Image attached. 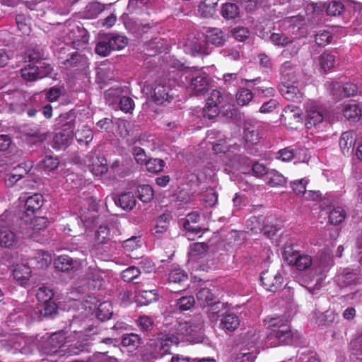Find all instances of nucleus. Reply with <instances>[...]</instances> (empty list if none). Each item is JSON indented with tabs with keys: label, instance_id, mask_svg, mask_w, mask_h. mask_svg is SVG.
I'll list each match as a JSON object with an SVG mask.
<instances>
[{
	"label": "nucleus",
	"instance_id": "f257e3e1",
	"mask_svg": "<svg viewBox=\"0 0 362 362\" xmlns=\"http://www.w3.org/2000/svg\"><path fill=\"white\" fill-rule=\"evenodd\" d=\"M173 66L177 69L175 81L178 86L185 87L193 95H200L207 91L209 76L202 69L187 67L179 61L173 62Z\"/></svg>",
	"mask_w": 362,
	"mask_h": 362
},
{
	"label": "nucleus",
	"instance_id": "f03ea898",
	"mask_svg": "<svg viewBox=\"0 0 362 362\" xmlns=\"http://www.w3.org/2000/svg\"><path fill=\"white\" fill-rule=\"evenodd\" d=\"M196 334V327L189 322L176 321L168 333H160L155 340V351L164 356L170 353L173 345L182 341H192Z\"/></svg>",
	"mask_w": 362,
	"mask_h": 362
},
{
	"label": "nucleus",
	"instance_id": "7ed1b4c3",
	"mask_svg": "<svg viewBox=\"0 0 362 362\" xmlns=\"http://www.w3.org/2000/svg\"><path fill=\"white\" fill-rule=\"evenodd\" d=\"M264 323L271 329L268 337L269 340L273 338L276 339V342L270 343L273 346L282 344H293L299 339V334L292 332L289 325V320L285 316H268L264 320Z\"/></svg>",
	"mask_w": 362,
	"mask_h": 362
},
{
	"label": "nucleus",
	"instance_id": "20e7f679",
	"mask_svg": "<svg viewBox=\"0 0 362 362\" xmlns=\"http://www.w3.org/2000/svg\"><path fill=\"white\" fill-rule=\"evenodd\" d=\"M41 54L38 48L24 54V81H35L48 76L53 70L52 66L40 62Z\"/></svg>",
	"mask_w": 362,
	"mask_h": 362
},
{
	"label": "nucleus",
	"instance_id": "39448f33",
	"mask_svg": "<svg viewBox=\"0 0 362 362\" xmlns=\"http://www.w3.org/2000/svg\"><path fill=\"white\" fill-rule=\"evenodd\" d=\"M70 337L63 330L52 334L41 346L40 351L46 355L65 356L66 344L71 341Z\"/></svg>",
	"mask_w": 362,
	"mask_h": 362
},
{
	"label": "nucleus",
	"instance_id": "423d86ee",
	"mask_svg": "<svg viewBox=\"0 0 362 362\" xmlns=\"http://www.w3.org/2000/svg\"><path fill=\"white\" fill-rule=\"evenodd\" d=\"M284 260L289 265L295 266L298 270H305L313 264L311 257L301 254L293 245H286L282 252Z\"/></svg>",
	"mask_w": 362,
	"mask_h": 362
},
{
	"label": "nucleus",
	"instance_id": "0eeeda50",
	"mask_svg": "<svg viewBox=\"0 0 362 362\" xmlns=\"http://www.w3.org/2000/svg\"><path fill=\"white\" fill-rule=\"evenodd\" d=\"M325 110L315 101L309 100L305 105V126L308 129L315 127L323 122Z\"/></svg>",
	"mask_w": 362,
	"mask_h": 362
},
{
	"label": "nucleus",
	"instance_id": "6e6552de",
	"mask_svg": "<svg viewBox=\"0 0 362 362\" xmlns=\"http://www.w3.org/2000/svg\"><path fill=\"white\" fill-rule=\"evenodd\" d=\"M269 39L272 43L275 46L280 47H288V48L283 52L285 56H287L288 53H289L290 55L296 54L300 47V43L298 40L289 38L283 33H274L270 35Z\"/></svg>",
	"mask_w": 362,
	"mask_h": 362
},
{
	"label": "nucleus",
	"instance_id": "1a4fd4ad",
	"mask_svg": "<svg viewBox=\"0 0 362 362\" xmlns=\"http://www.w3.org/2000/svg\"><path fill=\"white\" fill-rule=\"evenodd\" d=\"M74 124L69 122L63 125L53 138V146L56 149L65 148L70 145L74 137Z\"/></svg>",
	"mask_w": 362,
	"mask_h": 362
},
{
	"label": "nucleus",
	"instance_id": "9d476101",
	"mask_svg": "<svg viewBox=\"0 0 362 362\" xmlns=\"http://www.w3.org/2000/svg\"><path fill=\"white\" fill-rule=\"evenodd\" d=\"M276 158L284 162L296 159L295 163H305L309 160L310 155L306 148L287 147L279 150L276 153Z\"/></svg>",
	"mask_w": 362,
	"mask_h": 362
},
{
	"label": "nucleus",
	"instance_id": "9b49d317",
	"mask_svg": "<svg viewBox=\"0 0 362 362\" xmlns=\"http://www.w3.org/2000/svg\"><path fill=\"white\" fill-rule=\"evenodd\" d=\"M98 300L95 297L88 296L84 305L86 308L96 310V316L101 321H105L112 315V304L109 301H104L97 305Z\"/></svg>",
	"mask_w": 362,
	"mask_h": 362
},
{
	"label": "nucleus",
	"instance_id": "f8f14e48",
	"mask_svg": "<svg viewBox=\"0 0 362 362\" xmlns=\"http://www.w3.org/2000/svg\"><path fill=\"white\" fill-rule=\"evenodd\" d=\"M281 83H296L301 82L302 75L297 64L291 61L285 62L280 69Z\"/></svg>",
	"mask_w": 362,
	"mask_h": 362
},
{
	"label": "nucleus",
	"instance_id": "ddd939ff",
	"mask_svg": "<svg viewBox=\"0 0 362 362\" xmlns=\"http://www.w3.org/2000/svg\"><path fill=\"white\" fill-rule=\"evenodd\" d=\"M302 85L303 84L301 83L298 84L281 83L279 86V91L287 100L300 103L303 97V93L300 90Z\"/></svg>",
	"mask_w": 362,
	"mask_h": 362
},
{
	"label": "nucleus",
	"instance_id": "4468645a",
	"mask_svg": "<svg viewBox=\"0 0 362 362\" xmlns=\"http://www.w3.org/2000/svg\"><path fill=\"white\" fill-rule=\"evenodd\" d=\"M260 281L266 290L275 292L281 287L283 283V276L279 272L271 273L269 271H265L262 272Z\"/></svg>",
	"mask_w": 362,
	"mask_h": 362
},
{
	"label": "nucleus",
	"instance_id": "2eb2a0df",
	"mask_svg": "<svg viewBox=\"0 0 362 362\" xmlns=\"http://www.w3.org/2000/svg\"><path fill=\"white\" fill-rule=\"evenodd\" d=\"M199 219V214L197 211L189 213L187 215L186 220L185 221L183 226L186 230V236L188 239H194V237L196 235L198 237H201L202 235L203 232L201 228L198 226L193 225L196 224Z\"/></svg>",
	"mask_w": 362,
	"mask_h": 362
},
{
	"label": "nucleus",
	"instance_id": "dca6fc26",
	"mask_svg": "<svg viewBox=\"0 0 362 362\" xmlns=\"http://www.w3.org/2000/svg\"><path fill=\"white\" fill-rule=\"evenodd\" d=\"M206 138L209 142L213 144V150L216 153L228 151L230 145L227 144V141L225 139L222 138L220 132L214 129L208 131Z\"/></svg>",
	"mask_w": 362,
	"mask_h": 362
},
{
	"label": "nucleus",
	"instance_id": "f3484780",
	"mask_svg": "<svg viewBox=\"0 0 362 362\" xmlns=\"http://www.w3.org/2000/svg\"><path fill=\"white\" fill-rule=\"evenodd\" d=\"M82 334L81 332H74V335H70L71 341L66 344L65 355L74 356L83 351L86 349V343L80 341Z\"/></svg>",
	"mask_w": 362,
	"mask_h": 362
},
{
	"label": "nucleus",
	"instance_id": "a211bd4d",
	"mask_svg": "<svg viewBox=\"0 0 362 362\" xmlns=\"http://www.w3.org/2000/svg\"><path fill=\"white\" fill-rule=\"evenodd\" d=\"M86 277L89 287L99 289L103 285L102 272L95 266H90L88 268Z\"/></svg>",
	"mask_w": 362,
	"mask_h": 362
},
{
	"label": "nucleus",
	"instance_id": "6ab92c4d",
	"mask_svg": "<svg viewBox=\"0 0 362 362\" xmlns=\"http://www.w3.org/2000/svg\"><path fill=\"white\" fill-rule=\"evenodd\" d=\"M334 265V261L329 254H321L313 262L315 273L322 274L327 272Z\"/></svg>",
	"mask_w": 362,
	"mask_h": 362
},
{
	"label": "nucleus",
	"instance_id": "aec40b11",
	"mask_svg": "<svg viewBox=\"0 0 362 362\" xmlns=\"http://www.w3.org/2000/svg\"><path fill=\"white\" fill-rule=\"evenodd\" d=\"M44 199L42 194L35 193L34 194L25 198L24 201V209L25 212L29 214H34L38 211L43 205Z\"/></svg>",
	"mask_w": 362,
	"mask_h": 362
},
{
	"label": "nucleus",
	"instance_id": "412c9836",
	"mask_svg": "<svg viewBox=\"0 0 362 362\" xmlns=\"http://www.w3.org/2000/svg\"><path fill=\"white\" fill-rule=\"evenodd\" d=\"M151 97L157 103L163 104L172 98L173 93H170L169 88L165 85L159 83L154 86Z\"/></svg>",
	"mask_w": 362,
	"mask_h": 362
},
{
	"label": "nucleus",
	"instance_id": "4be33fe9",
	"mask_svg": "<svg viewBox=\"0 0 362 362\" xmlns=\"http://www.w3.org/2000/svg\"><path fill=\"white\" fill-rule=\"evenodd\" d=\"M207 42L216 47L223 45L226 39L223 32L217 28H209L206 32Z\"/></svg>",
	"mask_w": 362,
	"mask_h": 362
},
{
	"label": "nucleus",
	"instance_id": "5701e85b",
	"mask_svg": "<svg viewBox=\"0 0 362 362\" xmlns=\"http://www.w3.org/2000/svg\"><path fill=\"white\" fill-rule=\"evenodd\" d=\"M244 139L246 143L249 144H257L261 139L260 126L257 124L245 125L244 128Z\"/></svg>",
	"mask_w": 362,
	"mask_h": 362
},
{
	"label": "nucleus",
	"instance_id": "b1692460",
	"mask_svg": "<svg viewBox=\"0 0 362 362\" xmlns=\"http://www.w3.org/2000/svg\"><path fill=\"white\" fill-rule=\"evenodd\" d=\"M239 325L240 320L235 314L227 313L222 316L220 327L226 332H232L236 329Z\"/></svg>",
	"mask_w": 362,
	"mask_h": 362
},
{
	"label": "nucleus",
	"instance_id": "393cba45",
	"mask_svg": "<svg viewBox=\"0 0 362 362\" xmlns=\"http://www.w3.org/2000/svg\"><path fill=\"white\" fill-rule=\"evenodd\" d=\"M219 0H203L198 7V12L203 18L212 17L216 11V6Z\"/></svg>",
	"mask_w": 362,
	"mask_h": 362
},
{
	"label": "nucleus",
	"instance_id": "a878e982",
	"mask_svg": "<svg viewBox=\"0 0 362 362\" xmlns=\"http://www.w3.org/2000/svg\"><path fill=\"white\" fill-rule=\"evenodd\" d=\"M339 281L341 286H347L353 284H360L362 281L356 273L351 272L349 269H346L341 274L338 276Z\"/></svg>",
	"mask_w": 362,
	"mask_h": 362
},
{
	"label": "nucleus",
	"instance_id": "bb28decb",
	"mask_svg": "<svg viewBox=\"0 0 362 362\" xmlns=\"http://www.w3.org/2000/svg\"><path fill=\"white\" fill-rule=\"evenodd\" d=\"M355 140L352 132H344L339 139V146L344 155H349L353 151Z\"/></svg>",
	"mask_w": 362,
	"mask_h": 362
},
{
	"label": "nucleus",
	"instance_id": "cd10ccee",
	"mask_svg": "<svg viewBox=\"0 0 362 362\" xmlns=\"http://www.w3.org/2000/svg\"><path fill=\"white\" fill-rule=\"evenodd\" d=\"M62 64L66 69L77 67L78 69H82L87 64V58L83 55L79 54L78 52H74L69 59L64 60Z\"/></svg>",
	"mask_w": 362,
	"mask_h": 362
},
{
	"label": "nucleus",
	"instance_id": "c85d7f7f",
	"mask_svg": "<svg viewBox=\"0 0 362 362\" xmlns=\"http://www.w3.org/2000/svg\"><path fill=\"white\" fill-rule=\"evenodd\" d=\"M343 114L346 119L356 122L359 119L361 115V110L356 103L351 101L345 105Z\"/></svg>",
	"mask_w": 362,
	"mask_h": 362
},
{
	"label": "nucleus",
	"instance_id": "c756f323",
	"mask_svg": "<svg viewBox=\"0 0 362 362\" xmlns=\"http://www.w3.org/2000/svg\"><path fill=\"white\" fill-rule=\"evenodd\" d=\"M30 225L33 232L30 234V236L36 241H40L37 233L46 228L47 226V218L43 216L35 217L32 220Z\"/></svg>",
	"mask_w": 362,
	"mask_h": 362
},
{
	"label": "nucleus",
	"instance_id": "7c9ffc66",
	"mask_svg": "<svg viewBox=\"0 0 362 362\" xmlns=\"http://www.w3.org/2000/svg\"><path fill=\"white\" fill-rule=\"evenodd\" d=\"M158 299V295L156 290L141 291L136 296V301L141 305H146Z\"/></svg>",
	"mask_w": 362,
	"mask_h": 362
},
{
	"label": "nucleus",
	"instance_id": "2f4dec72",
	"mask_svg": "<svg viewBox=\"0 0 362 362\" xmlns=\"http://www.w3.org/2000/svg\"><path fill=\"white\" fill-rule=\"evenodd\" d=\"M76 138L78 144L88 145L93 139L92 129L86 125H83L76 132Z\"/></svg>",
	"mask_w": 362,
	"mask_h": 362
},
{
	"label": "nucleus",
	"instance_id": "473e14b6",
	"mask_svg": "<svg viewBox=\"0 0 362 362\" xmlns=\"http://www.w3.org/2000/svg\"><path fill=\"white\" fill-rule=\"evenodd\" d=\"M23 177V168L21 165L13 168L9 173L7 174L5 183L8 187H13Z\"/></svg>",
	"mask_w": 362,
	"mask_h": 362
},
{
	"label": "nucleus",
	"instance_id": "72a5a7b5",
	"mask_svg": "<svg viewBox=\"0 0 362 362\" xmlns=\"http://www.w3.org/2000/svg\"><path fill=\"white\" fill-rule=\"evenodd\" d=\"M115 203L118 204L123 209L130 210L136 204L134 195L132 192H125L122 194L118 200H115Z\"/></svg>",
	"mask_w": 362,
	"mask_h": 362
},
{
	"label": "nucleus",
	"instance_id": "f704fd0d",
	"mask_svg": "<svg viewBox=\"0 0 362 362\" xmlns=\"http://www.w3.org/2000/svg\"><path fill=\"white\" fill-rule=\"evenodd\" d=\"M53 296V290L45 286L40 287L36 293V297L37 300L49 306H51V300L52 299Z\"/></svg>",
	"mask_w": 362,
	"mask_h": 362
},
{
	"label": "nucleus",
	"instance_id": "c9c22d12",
	"mask_svg": "<svg viewBox=\"0 0 362 362\" xmlns=\"http://www.w3.org/2000/svg\"><path fill=\"white\" fill-rule=\"evenodd\" d=\"M122 344L123 346L127 347L129 351H133L140 344L139 337L134 333L125 334L122 339Z\"/></svg>",
	"mask_w": 362,
	"mask_h": 362
},
{
	"label": "nucleus",
	"instance_id": "e433bc0d",
	"mask_svg": "<svg viewBox=\"0 0 362 362\" xmlns=\"http://www.w3.org/2000/svg\"><path fill=\"white\" fill-rule=\"evenodd\" d=\"M16 235L11 230L0 229V245L2 247H9L16 243Z\"/></svg>",
	"mask_w": 362,
	"mask_h": 362
},
{
	"label": "nucleus",
	"instance_id": "4c0bfd02",
	"mask_svg": "<svg viewBox=\"0 0 362 362\" xmlns=\"http://www.w3.org/2000/svg\"><path fill=\"white\" fill-rule=\"evenodd\" d=\"M109 44H110L112 50H119L125 47L128 43L126 37L119 35H110L107 36Z\"/></svg>",
	"mask_w": 362,
	"mask_h": 362
},
{
	"label": "nucleus",
	"instance_id": "58836bf2",
	"mask_svg": "<svg viewBox=\"0 0 362 362\" xmlns=\"http://www.w3.org/2000/svg\"><path fill=\"white\" fill-rule=\"evenodd\" d=\"M187 273L180 268H174L170 270L168 274L170 284H181L187 280Z\"/></svg>",
	"mask_w": 362,
	"mask_h": 362
},
{
	"label": "nucleus",
	"instance_id": "ea45409f",
	"mask_svg": "<svg viewBox=\"0 0 362 362\" xmlns=\"http://www.w3.org/2000/svg\"><path fill=\"white\" fill-rule=\"evenodd\" d=\"M246 228L248 233L252 234H257L262 233L263 228V223L261 217L252 216L246 222Z\"/></svg>",
	"mask_w": 362,
	"mask_h": 362
},
{
	"label": "nucleus",
	"instance_id": "a19ab883",
	"mask_svg": "<svg viewBox=\"0 0 362 362\" xmlns=\"http://www.w3.org/2000/svg\"><path fill=\"white\" fill-rule=\"evenodd\" d=\"M240 13L239 7L233 3H226L222 6L221 14L226 19H234Z\"/></svg>",
	"mask_w": 362,
	"mask_h": 362
},
{
	"label": "nucleus",
	"instance_id": "79ce46f5",
	"mask_svg": "<svg viewBox=\"0 0 362 362\" xmlns=\"http://www.w3.org/2000/svg\"><path fill=\"white\" fill-rule=\"evenodd\" d=\"M137 197L143 202H149L153 197V190L148 185H140L137 188Z\"/></svg>",
	"mask_w": 362,
	"mask_h": 362
},
{
	"label": "nucleus",
	"instance_id": "37998d69",
	"mask_svg": "<svg viewBox=\"0 0 362 362\" xmlns=\"http://www.w3.org/2000/svg\"><path fill=\"white\" fill-rule=\"evenodd\" d=\"M267 182L271 186H281L286 182V178L276 170H269L267 175Z\"/></svg>",
	"mask_w": 362,
	"mask_h": 362
},
{
	"label": "nucleus",
	"instance_id": "c03bdc74",
	"mask_svg": "<svg viewBox=\"0 0 362 362\" xmlns=\"http://www.w3.org/2000/svg\"><path fill=\"white\" fill-rule=\"evenodd\" d=\"M201 201L206 206L212 207L218 202V195L213 188H209L201 195Z\"/></svg>",
	"mask_w": 362,
	"mask_h": 362
},
{
	"label": "nucleus",
	"instance_id": "a18cd8bd",
	"mask_svg": "<svg viewBox=\"0 0 362 362\" xmlns=\"http://www.w3.org/2000/svg\"><path fill=\"white\" fill-rule=\"evenodd\" d=\"M168 226V217L165 214L160 216L153 229V233L158 237L167 231Z\"/></svg>",
	"mask_w": 362,
	"mask_h": 362
},
{
	"label": "nucleus",
	"instance_id": "49530a36",
	"mask_svg": "<svg viewBox=\"0 0 362 362\" xmlns=\"http://www.w3.org/2000/svg\"><path fill=\"white\" fill-rule=\"evenodd\" d=\"M346 214L344 210L339 206L334 208L329 213V221L331 224L338 225L345 218Z\"/></svg>",
	"mask_w": 362,
	"mask_h": 362
},
{
	"label": "nucleus",
	"instance_id": "de8ad7c7",
	"mask_svg": "<svg viewBox=\"0 0 362 362\" xmlns=\"http://www.w3.org/2000/svg\"><path fill=\"white\" fill-rule=\"evenodd\" d=\"M321 68L325 71L330 70L335 65V57L327 52L322 53L319 58Z\"/></svg>",
	"mask_w": 362,
	"mask_h": 362
},
{
	"label": "nucleus",
	"instance_id": "09e8293b",
	"mask_svg": "<svg viewBox=\"0 0 362 362\" xmlns=\"http://www.w3.org/2000/svg\"><path fill=\"white\" fill-rule=\"evenodd\" d=\"M195 303L194 298L192 296H182L177 299L175 306L180 311L189 310Z\"/></svg>",
	"mask_w": 362,
	"mask_h": 362
},
{
	"label": "nucleus",
	"instance_id": "8fccbe9b",
	"mask_svg": "<svg viewBox=\"0 0 362 362\" xmlns=\"http://www.w3.org/2000/svg\"><path fill=\"white\" fill-rule=\"evenodd\" d=\"M145 165L148 172L157 173L163 170L165 162L162 159L149 158Z\"/></svg>",
	"mask_w": 362,
	"mask_h": 362
},
{
	"label": "nucleus",
	"instance_id": "3c124183",
	"mask_svg": "<svg viewBox=\"0 0 362 362\" xmlns=\"http://www.w3.org/2000/svg\"><path fill=\"white\" fill-rule=\"evenodd\" d=\"M107 170L106 160L103 158L101 160L99 158H97L96 160L92 162L90 171L93 175L99 176L105 173Z\"/></svg>",
	"mask_w": 362,
	"mask_h": 362
},
{
	"label": "nucleus",
	"instance_id": "603ef678",
	"mask_svg": "<svg viewBox=\"0 0 362 362\" xmlns=\"http://www.w3.org/2000/svg\"><path fill=\"white\" fill-rule=\"evenodd\" d=\"M253 98V93L248 88H241L236 95L237 103L240 105H247Z\"/></svg>",
	"mask_w": 362,
	"mask_h": 362
},
{
	"label": "nucleus",
	"instance_id": "864d4df0",
	"mask_svg": "<svg viewBox=\"0 0 362 362\" xmlns=\"http://www.w3.org/2000/svg\"><path fill=\"white\" fill-rule=\"evenodd\" d=\"M197 298L202 304L210 305L214 302V296L209 288H202L198 291Z\"/></svg>",
	"mask_w": 362,
	"mask_h": 362
},
{
	"label": "nucleus",
	"instance_id": "5fc2aeb1",
	"mask_svg": "<svg viewBox=\"0 0 362 362\" xmlns=\"http://www.w3.org/2000/svg\"><path fill=\"white\" fill-rule=\"evenodd\" d=\"M95 51L98 54L103 57H106L110 54L112 49L110 44H109L107 36L98 42Z\"/></svg>",
	"mask_w": 362,
	"mask_h": 362
},
{
	"label": "nucleus",
	"instance_id": "6e6d98bb",
	"mask_svg": "<svg viewBox=\"0 0 362 362\" xmlns=\"http://www.w3.org/2000/svg\"><path fill=\"white\" fill-rule=\"evenodd\" d=\"M54 264L58 269L68 271L72 268V259L67 255H61L55 259Z\"/></svg>",
	"mask_w": 362,
	"mask_h": 362
},
{
	"label": "nucleus",
	"instance_id": "4d7b16f0",
	"mask_svg": "<svg viewBox=\"0 0 362 362\" xmlns=\"http://www.w3.org/2000/svg\"><path fill=\"white\" fill-rule=\"evenodd\" d=\"M104 9V6L99 2H91L86 7V14L88 18H94Z\"/></svg>",
	"mask_w": 362,
	"mask_h": 362
},
{
	"label": "nucleus",
	"instance_id": "13d9d810",
	"mask_svg": "<svg viewBox=\"0 0 362 362\" xmlns=\"http://www.w3.org/2000/svg\"><path fill=\"white\" fill-rule=\"evenodd\" d=\"M111 235L110 228L107 224H102L98 228L95 238L99 243H104L110 239Z\"/></svg>",
	"mask_w": 362,
	"mask_h": 362
},
{
	"label": "nucleus",
	"instance_id": "bf43d9fd",
	"mask_svg": "<svg viewBox=\"0 0 362 362\" xmlns=\"http://www.w3.org/2000/svg\"><path fill=\"white\" fill-rule=\"evenodd\" d=\"M284 112L286 117L291 119L299 122L301 119L302 111L297 106L288 105L285 107Z\"/></svg>",
	"mask_w": 362,
	"mask_h": 362
},
{
	"label": "nucleus",
	"instance_id": "052dcab7",
	"mask_svg": "<svg viewBox=\"0 0 362 362\" xmlns=\"http://www.w3.org/2000/svg\"><path fill=\"white\" fill-rule=\"evenodd\" d=\"M140 273V269L131 266L122 272L121 277L124 281L129 282L137 278Z\"/></svg>",
	"mask_w": 362,
	"mask_h": 362
},
{
	"label": "nucleus",
	"instance_id": "680f3d73",
	"mask_svg": "<svg viewBox=\"0 0 362 362\" xmlns=\"http://www.w3.org/2000/svg\"><path fill=\"white\" fill-rule=\"evenodd\" d=\"M211 52L209 48L204 42H195L191 46V54L193 56L199 54L207 55Z\"/></svg>",
	"mask_w": 362,
	"mask_h": 362
},
{
	"label": "nucleus",
	"instance_id": "e2e57ef3",
	"mask_svg": "<svg viewBox=\"0 0 362 362\" xmlns=\"http://www.w3.org/2000/svg\"><path fill=\"white\" fill-rule=\"evenodd\" d=\"M344 9V5L340 1H334L327 7V13L329 16H336L340 15Z\"/></svg>",
	"mask_w": 362,
	"mask_h": 362
},
{
	"label": "nucleus",
	"instance_id": "0e129e2a",
	"mask_svg": "<svg viewBox=\"0 0 362 362\" xmlns=\"http://www.w3.org/2000/svg\"><path fill=\"white\" fill-rule=\"evenodd\" d=\"M42 168L45 170L52 171L57 168L59 165V161L57 158H54L51 156H47L45 158L41 161Z\"/></svg>",
	"mask_w": 362,
	"mask_h": 362
},
{
	"label": "nucleus",
	"instance_id": "69168bd1",
	"mask_svg": "<svg viewBox=\"0 0 362 362\" xmlns=\"http://www.w3.org/2000/svg\"><path fill=\"white\" fill-rule=\"evenodd\" d=\"M255 358L256 355L253 352L241 351L237 354L230 362H254Z\"/></svg>",
	"mask_w": 362,
	"mask_h": 362
},
{
	"label": "nucleus",
	"instance_id": "338daca9",
	"mask_svg": "<svg viewBox=\"0 0 362 362\" xmlns=\"http://www.w3.org/2000/svg\"><path fill=\"white\" fill-rule=\"evenodd\" d=\"M119 105L122 111L129 113L134 110V102L131 98L123 96L119 100Z\"/></svg>",
	"mask_w": 362,
	"mask_h": 362
},
{
	"label": "nucleus",
	"instance_id": "774afa93",
	"mask_svg": "<svg viewBox=\"0 0 362 362\" xmlns=\"http://www.w3.org/2000/svg\"><path fill=\"white\" fill-rule=\"evenodd\" d=\"M332 37V35L329 31H320L315 35V42L319 46H325L331 42Z\"/></svg>",
	"mask_w": 362,
	"mask_h": 362
}]
</instances>
